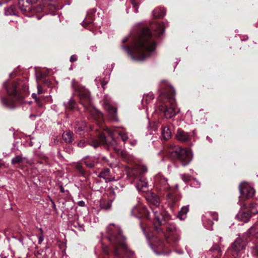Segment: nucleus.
<instances>
[{"label": "nucleus", "instance_id": "nucleus-1", "mask_svg": "<svg viewBox=\"0 0 258 258\" xmlns=\"http://www.w3.org/2000/svg\"><path fill=\"white\" fill-rule=\"evenodd\" d=\"M131 32L133 35H136L138 38L129 46L121 45V48L132 60L142 61L156 54L157 44L155 36L144 23L136 24Z\"/></svg>", "mask_w": 258, "mask_h": 258}, {"label": "nucleus", "instance_id": "nucleus-2", "mask_svg": "<svg viewBox=\"0 0 258 258\" xmlns=\"http://www.w3.org/2000/svg\"><path fill=\"white\" fill-rule=\"evenodd\" d=\"M175 94V89L170 85L162 90L158 98V109L168 119L175 116L179 112V109L176 106Z\"/></svg>", "mask_w": 258, "mask_h": 258}, {"label": "nucleus", "instance_id": "nucleus-3", "mask_svg": "<svg viewBox=\"0 0 258 258\" xmlns=\"http://www.w3.org/2000/svg\"><path fill=\"white\" fill-rule=\"evenodd\" d=\"M72 86L74 87V94L79 97L80 102L83 106L85 111L88 112L97 121H101L103 120V114L93 106L89 90L83 86L75 87L74 81Z\"/></svg>", "mask_w": 258, "mask_h": 258}, {"label": "nucleus", "instance_id": "nucleus-4", "mask_svg": "<svg viewBox=\"0 0 258 258\" xmlns=\"http://www.w3.org/2000/svg\"><path fill=\"white\" fill-rule=\"evenodd\" d=\"M258 235V225H253L244 234L243 239L238 237L232 243L228 250L231 258H241L243 250L248 241Z\"/></svg>", "mask_w": 258, "mask_h": 258}, {"label": "nucleus", "instance_id": "nucleus-5", "mask_svg": "<svg viewBox=\"0 0 258 258\" xmlns=\"http://www.w3.org/2000/svg\"><path fill=\"white\" fill-rule=\"evenodd\" d=\"M3 86L8 96L1 97V103L6 108H15L17 104L22 103L24 99L23 96L17 90V84L8 80L3 83Z\"/></svg>", "mask_w": 258, "mask_h": 258}, {"label": "nucleus", "instance_id": "nucleus-6", "mask_svg": "<svg viewBox=\"0 0 258 258\" xmlns=\"http://www.w3.org/2000/svg\"><path fill=\"white\" fill-rule=\"evenodd\" d=\"M106 233L107 239L112 245L114 255L120 256V249H126L125 237L122 235L120 227L113 223L110 224L106 228Z\"/></svg>", "mask_w": 258, "mask_h": 258}, {"label": "nucleus", "instance_id": "nucleus-7", "mask_svg": "<svg viewBox=\"0 0 258 258\" xmlns=\"http://www.w3.org/2000/svg\"><path fill=\"white\" fill-rule=\"evenodd\" d=\"M154 230L161 236L163 237L166 241L170 244L171 241L176 244L180 239L181 231L172 222H165L161 226H156Z\"/></svg>", "mask_w": 258, "mask_h": 258}, {"label": "nucleus", "instance_id": "nucleus-8", "mask_svg": "<svg viewBox=\"0 0 258 258\" xmlns=\"http://www.w3.org/2000/svg\"><path fill=\"white\" fill-rule=\"evenodd\" d=\"M168 154L170 157L178 159L183 166L188 165L192 159L190 149H182L178 146H174L169 149Z\"/></svg>", "mask_w": 258, "mask_h": 258}, {"label": "nucleus", "instance_id": "nucleus-9", "mask_svg": "<svg viewBox=\"0 0 258 258\" xmlns=\"http://www.w3.org/2000/svg\"><path fill=\"white\" fill-rule=\"evenodd\" d=\"M90 145L94 148L96 149L101 145L107 144L106 138L104 133H100L97 136H91L87 141L81 140L78 143L79 147H85L87 145Z\"/></svg>", "mask_w": 258, "mask_h": 258}, {"label": "nucleus", "instance_id": "nucleus-10", "mask_svg": "<svg viewBox=\"0 0 258 258\" xmlns=\"http://www.w3.org/2000/svg\"><path fill=\"white\" fill-rule=\"evenodd\" d=\"M74 211L75 210L74 209ZM74 217L73 218V214L69 213L68 214V219L70 223L75 227L77 228L79 231H84L85 223H88L90 218L88 216H84L82 218H80L76 212L74 213Z\"/></svg>", "mask_w": 258, "mask_h": 258}, {"label": "nucleus", "instance_id": "nucleus-11", "mask_svg": "<svg viewBox=\"0 0 258 258\" xmlns=\"http://www.w3.org/2000/svg\"><path fill=\"white\" fill-rule=\"evenodd\" d=\"M151 210L154 216V225L155 224L156 226H161L166 221V219L168 218V215L167 214L166 211L163 206L160 207H156L155 209Z\"/></svg>", "mask_w": 258, "mask_h": 258}, {"label": "nucleus", "instance_id": "nucleus-12", "mask_svg": "<svg viewBox=\"0 0 258 258\" xmlns=\"http://www.w3.org/2000/svg\"><path fill=\"white\" fill-rule=\"evenodd\" d=\"M105 131L114 142H115L114 139L117 135L124 144L126 143L128 139L127 133L125 131L123 128L114 127L109 128L106 127Z\"/></svg>", "mask_w": 258, "mask_h": 258}, {"label": "nucleus", "instance_id": "nucleus-13", "mask_svg": "<svg viewBox=\"0 0 258 258\" xmlns=\"http://www.w3.org/2000/svg\"><path fill=\"white\" fill-rule=\"evenodd\" d=\"M154 186L159 191H167L170 187L168 179L161 173L154 176Z\"/></svg>", "mask_w": 258, "mask_h": 258}, {"label": "nucleus", "instance_id": "nucleus-14", "mask_svg": "<svg viewBox=\"0 0 258 258\" xmlns=\"http://www.w3.org/2000/svg\"><path fill=\"white\" fill-rule=\"evenodd\" d=\"M101 103L104 109L108 113L111 119L116 120L117 119V109L111 105L110 97L108 95H105L103 99L101 101Z\"/></svg>", "mask_w": 258, "mask_h": 258}, {"label": "nucleus", "instance_id": "nucleus-15", "mask_svg": "<svg viewBox=\"0 0 258 258\" xmlns=\"http://www.w3.org/2000/svg\"><path fill=\"white\" fill-rule=\"evenodd\" d=\"M218 215L216 212H208L206 215L203 217L202 221L204 227L209 230H212L213 221H217Z\"/></svg>", "mask_w": 258, "mask_h": 258}, {"label": "nucleus", "instance_id": "nucleus-16", "mask_svg": "<svg viewBox=\"0 0 258 258\" xmlns=\"http://www.w3.org/2000/svg\"><path fill=\"white\" fill-rule=\"evenodd\" d=\"M131 214L138 218L144 217L149 219L151 218V213L146 207L142 206H135L131 210Z\"/></svg>", "mask_w": 258, "mask_h": 258}, {"label": "nucleus", "instance_id": "nucleus-17", "mask_svg": "<svg viewBox=\"0 0 258 258\" xmlns=\"http://www.w3.org/2000/svg\"><path fill=\"white\" fill-rule=\"evenodd\" d=\"M168 26V23L166 20L155 21L151 24V28L155 32V35L157 37L161 36Z\"/></svg>", "mask_w": 258, "mask_h": 258}, {"label": "nucleus", "instance_id": "nucleus-18", "mask_svg": "<svg viewBox=\"0 0 258 258\" xmlns=\"http://www.w3.org/2000/svg\"><path fill=\"white\" fill-rule=\"evenodd\" d=\"M239 190L241 196L247 199L252 198L255 192L254 188L245 182L239 184Z\"/></svg>", "mask_w": 258, "mask_h": 258}, {"label": "nucleus", "instance_id": "nucleus-19", "mask_svg": "<svg viewBox=\"0 0 258 258\" xmlns=\"http://www.w3.org/2000/svg\"><path fill=\"white\" fill-rule=\"evenodd\" d=\"M146 199L149 205L150 210L155 209V207H160L162 206L160 204V199L158 195L150 192L146 197Z\"/></svg>", "mask_w": 258, "mask_h": 258}, {"label": "nucleus", "instance_id": "nucleus-20", "mask_svg": "<svg viewBox=\"0 0 258 258\" xmlns=\"http://www.w3.org/2000/svg\"><path fill=\"white\" fill-rule=\"evenodd\" d=\"M144 168L141 166L128 167L126 169L127 177L132 180H134L140 177Z\"/></svg>", "mask_w": 258, "mask_h": 258}, {"label": "nucleus", "instance_id": "nucleus-21", "mask_svg": "<svg viewBox=\"0 0 258 258\" xmlns=\"http://www.w3.org/2000/svg\"><path fill=\"white\" fill-rule=\"evenodd\" d=\"M100 158L98 156H86L82 159V162L89 168H93L99 163Z\"/></svg>", "mask_w": 258, "mask_h": 258}, {"label": "nucleus", "instance_id": "nucleus-22", "mask_svg": "<svg viewBox=\"0 0 258 258\" xmlns=\"http://www.w3.org/2000/svg\"><path fill=\"white\" fill-rule=\"evenodd\" d=\"M251 217V215L248 212V210H245L243 208V205L241 207V210L236 215L237 219L244 223L249 221Z\"/></svg>", "mask_w": 258, "mask_h": 258}, {"label": "nucleus", "instance_id": "nucleus-23", "mask_svg": "<svg viewBox=\"0 0 258 258\" xmlns=\"http://www.w3.org/2000/svg\"><path fill=\"white\" fill-rule=\"evenodd\" d=\"M177 140L181 142H185L188 141L190 138V135L184 132L181 129H178L175 135Z\"/></svg>", "mask_w": 258, "mask_h": 258}, {"label": "nucleus", "instance_id": "nucleus-24", "mask_svg": "<svg viewBox=\"0 0 258 258\" xmlns=\"http://www.w3.org/2000/svg\"><path fill=\"white\" fill-rule=\"evenodd\" d=\"M63 106L66 111H72L77 108V103L75 99L73 97H71L68 101L63 102Z\"/></svg>", "mask_w": 258, "mask_h": 258}, {"label": "nucleus", "instance_id": "nucleus-25", "mask_svg": "<svg viewBox=\"0 0 258 258\" xmlns=\"http://www.w3.org/2000/svg\"><path fill=\"white\" fill-rule=\"evenodd\" d=\"M210 254L214 258H220L222 251L219 246L217 244L213 245L212 247L209 249Z\"/></svg>", "mask_w": 258, "mask_h": 258}, {"label": "nucleus", "instance_id": "nucleus-26", "mask_svg": "<svg viewBox=\"0 0 258 258\" xmlns=\"http://www.w3.org/2000/svg\"><path fill=\"white\" fill-rule=\"evenodd\" d=\"M97 176L99 178H103L105 180V182L111 181L112 180L111 176L110 175V170L108 168H104L98 173Z\"/></svg>", "mask_w": 258, "mask_h": 258}, {"label": "nucleus", "instance_id": "nucleus-27", "mask_svg": "<svg viewBox=\"0 0 258 258\" xmlns=\"http://www.w3.org/2000/svg\"><path fill=\"white\" fill-rule=\"evenodd\" d=\"M148 183L146 179L141 177L136 184L137 189L139 191H146L147 190Z\"/></svg>", "mask_w": 258, "mask_h": 258}, {"label": "nucleus", "instance_id": "nucleus-28", "mask_svg": "<svg viewBox=\"0 0 258 258\" xmlns=\"http://www.w3.org/2000/svg\"><path fill=\"white\" fill-rule=\"evenodd\" d=\"M243 208L245 210H248L251 216L258 213V204L257 203H251L249 206L244 204Z\"/></svg>", "mask_w": 258, "mask_h": 258}, {"label": "nucleus", "instance_id": "nucleus-29", "mask_svg": "<svg viewBox=\"0 0 258 258\" xmlns=\"http://www.w3.org/2000/svg\"><path fill=\"white\" fill-rule=\"evenodd\" d=\"M195 117L196 121L198 123L204 124L207 121V117H206L205 113L203 112V110L201 109L195 115Z\"/></svg>", "mask_w": 258, "mask_h": 258}, {"label": "nucleus", "instance_id": "nucleus-30", "mask_svg": "<svg viewBox=\"0 0 258 258\" xmlns=\"http://www.w3.org/2000/svg\"><path fill=\"white\" fill-rule=\"evenodd\" d=\"M165 14V10L163 8H157L153 11V16L154 18H163Z\"/></svg>", "mask_w": 258, "mask_h": 258}, {"label": "nucleus", "instance_id": "nucleus-31", "mask_svg": "<svg viewBox=\"0 0 258 258\" xmlns=\"http://www.w3.org/2000/svg\"><path fill=\"white\" fill-rule=\"evenodd\" d=\"M171 132L167 126L161 127V136L165 140H168L171 137Z\"/></svg>", "mask_w": 258, "mask_h": 258}, {"label": "nucleus", "instance_id": "nucleus-32", "mask_svg": "<svg viewBox=\"0 0 258 258\" xmlns=\"http://www.w3.org/2000/svg\"><path fill=\"white\" fill-rule=\"evenodd\" d=\"M189 211V206L182 207L179 211L177 218L180 220H184L186 218V214Z\"/></svg>", "mask_w": 258, "mask_h": 258}, {"label": "nucleus", "instance_id": "nucleus-33", "mask_svg": "<svg viewBox=\"0 0 258 258\" xmlns=\"http://www.w3.org/2000/svg\"><path fill=\"white\" fill-rule=\"evenodd\" d=\"M73 133L70 131H67L62 135V137L64 142L67 144H70L73 142Z\"/></svg>", "mask_w": 258, "mask_h": 258}, {"label": "nucleus", "instance_id": "nucleus-34", "mask_svg": "<svg viewBox=\"0 0 258 258\" xmlns=\"http://www.w3.org/2000/svg\"><path fill=\"white\" fill-rule=\"evenodd\" d=\"M102 160L105 163L109 165L111 168H115L117 166V161H114V160L112 158L108 159L106 157L103 156L102 157Z\"/></svg>", "mask_w": 258, "mask_h": 258}, {"label": "nucleus", "instance_id": "nucleus-35", "mask_svg": "<svg viewBox=\"0 0 258 258\" xmlns=\"http://www.w3.org/2000/svg\"><path fill=\"white\" fill-rule=\"evenodd\" d=\"M154 98L153 94L152 93H149L144 95L142 100V103L143 105L148 104L151 100Z\"/></svg>", "mask_w": 258, "mask_h": 258}, {"label": "nucleus", "instance_id": "nucleus-36", "mask_svg": "<svg viewBox=\"0 0 258 258\" xmlns=\"http://www.w3.org/2000/svg\"><path fill=\"white\" fill-rule=\"evenodd\" d=\"M93 16L92 15H90L89 13L88 14L87 16L84 19V20L83 21L82 25L84 26V27H86L87 25L92 23L93 22Z\"/></svg>", "mask_w": 258, "mask_h": 258}, {"label": "nucleus", "instance_id": "nucleus-37", "mask_svg": "<svg viewBox=\"0 0 258 258\" xmlns=\"http://www.w3.org/2000/svg\"><path fill=\"white\" fill-rule=\"evenodd\" d=\"M5 14L7 16H17L16 9L13 6H11L8 9H5Z\"/></svg>", "mask_w": 258, "mask_h": 258}, {"label": "nucleus", "instance_id": "nucleus-38", "mask_svg": "<svg viewBox=\"0 0 258 258\" xmlns=\"http://www.w3.org/2000/svg\"><path fill=\"white\" fill-rule=\"evenodd\" d=\"M76 169L79 173L80 175L85 176L86 175V171L83 166L80 163H77L75 166Z\"/></svg>", "mask_w": 258, "mask_h": 258}, {"label": "nucleus", "instance_id": "nucleus-39", "mask_svg": "<svg viewBox=\"0 0 258 258\" xmlns=\"http://www.w3.org/2000/svg\"><path fill=\"white\" fill-rule=\"evenodd\" d=\"M23 160V157L22 155H19L15 156L11 160V163L13 165H15L16 164H18L21 163Z\"/></svg>", "mask_w": 258, "mask_h": 258}, {"label": "nucleus", "instance_id": "nucleus-40", "mask_svg": "<svg viewBox=\"0 0 258 258\" xmlns=\"http://www.w3.org/2000/svg\"><path fill=\"white\" fill-rule=\"evenodd\" d=\"M85 127L86 125L85 123H83L81 125H77L75 127V131L77 134L81 135L84 131Z\"/></svg>", "mask_w": 258, "mask_h": 258}, {"label": "nucleus", "instance_id": "nucleus-41", "mask_svg": "<svg viewBox=\"0 0 258 258\" xmlns=\"http://www.w3.org/2000/svg\"><path fill=\"white\" fill-rule=\"evenodd\" d=\"M248 250L253 256L258 257V248L257 246L250 247Z\"/></svg>", "mask_w": 258, "mask_h": 258}, {"label": "nucleus", "instance_id": "nucleus-42", "mask_svg": "<svg viewBox=\"0 0 258 258\" xmlns=\"http://www.w3.org/2000/svg\"><path fill=\"white\" fill-rule=\"evenodd\" d=\"M113 200L110 201V202H108L106 203L101 205V209L105 210H108L110 209L112 206V202Z\"/></svg>", "mask_w": 258, "mask_h": 258}, {"label": "nucleus", "instance_id": "nucleus-43", "mask_svg": "<svg viewBox=\"0 0 258 258\" xmlns=\"http://www.w3.org/2000/svg\"><path fill=\"white\" fill-rule=\"evenodd\" d=\"M150 125L152 130L156 131L160 126V124L158 122H153Z\"/></svg>", "mask_w": 258, "mask_h": 258}, {"label": "nucleus", "instance_id": "nucleus-44", "mask_svg": "<svg viewBox=\"0 0 258 258\" xmlns=\"http://www.w3.org/2000/svg\"><path fill=\"white\" fill-rule=\"evenodd\" d=\"M133 5V8L134 9V12L137 13L138 10V5L136 0H130Z\"/></svg>", "mask_w": 258, "mask_h": 258}, {"label": "nucleus", "instance_id": "nucleus-45", "mask_svg": "<svg viewBox=\"0 0 258 258\" xmlns=\"http://www.w3.org/2000/svg\"><path fill=\"white\" fill-rule=\"evenodd\" d=\"M46 76V75L44 73L37 72L36 74V80L38 81V80L41 79L42 78H44Z\"/></svg>", "mask_w": 258, "mask_h": 258}, {"label": "nucleus", "instance_id": "nucleus-46", "mask_svg": "<svg viewBox=\"0 0 258 258\" xmlns=\"http://www.w3.org/2000/svg\"><path fill=\"white\" fill-rule=\"evenodd\" d=\"M181 178L184 182H188L190 179V176L186 174H181Z\"/></svg>", "mask_w": 258, "mask_h": 258}, {"label": "nucleus", "instance_id": "nucleus-47", "mask_svg": "<svg viewBox=\"0 0 258 258\" xmlns=\"http://www.w3.org/2000/svg\"><path fill=\"white\" fill-rule=\"evenodd\" d=\"M114 149L118 155H122L123 151L120 148H118L117 147H114Z\"/></svg>", "mask_w": 258, "mask_h": 258}, {"label": "nucleus", "instance_id": "nucleus-48", "mask_svg": "<svg viewBox=\"0 0 258 258\" xmlns=\"http://www.w3.org/2000/svg\"><path fill=\"white\" fill-rule=\"evenodd\" d=\"M107 83H108V79L101 80L100 84L103 89L105 88L104 86L107 84Z\"/></svg>", "mask_w": 258, "mask_h": 258}, {"label": "nucleus", "instance_id": "nucleus-49", "mask_svg": "<svg viewBox=\"0 0 258 258\" xmlns=\"http://www.w3.org/2000/svg\"><path fill=\"white\" fill-rule=\"evenodd\" d=\"M44 240V235L42 233L38 237V244H41Z\"/></svg>", "mask_w": 258, "mask_h": 258}, {"label": "nucleus", "instance_id": "nucleus-50", "mask_svg": "<svg viewBox=\"0 0 258 258\" xmlns=\"http://www.w3.org/2000/svg\"><path fill=\"white\" fill-rule=\"evenodd\" d=\"M21 11L25 14V12L27 11V10H29V8L27 9V7H25L23 5L20 6V7Z\"/></svg>", "mask_w": 258, "mask_h": 258}, {"label": "nucleus", "instance_id": "nucleus-51", "mask_svg": "<svg viewBox=\"0 0 258 258\" xmlns=\"http://www.w3.org/2000/svg\"><path fill=\"white\" fill-rule=\"evenodd\" d=\"M35 102H36L37 104L39 106V107H43V103L39 98L36 99L35 100Z\"/></svg>", "mask_w": 258, "mask_h": 258}, {"label": "nucleus", "instance_id": "nucleus-52", "mask_svg": "<svg viewBox=\"0 0 258 258\" xmlns=\"http://www.w3.org/2000/svg\"><path fill=\"white\" fill-rule=\"evenodd\" d=\"M77 56L76 55H72L70 57V61L71 62H74L77 61Z\"/></svg>", "mask_w": 258, "mask_h": 258}, {"label": "nucleus", "instance_id": "nucleus-53", "mask_svg": "<svg viewBox=\"0 0 258 258\" xmlns=\"http://www.w3.org/2000/svg\"><path fill=\"white\" fill-rule=\"evenodd\" d=\"M149 245L150 246V247L152 249H153V250L155 252V253L157 254V255H160V254H162L163 253H164V252H162V253H160V252H158L157 251H156L155 250V249H154V247H153V245L152 244H149Z\"/></svg>", "mask_w": 258, "mask_h": 258}, {"label": "nucleus", "instance_id": "nucleus-54", "mask_svg": "<svg viewBox=\"0 0 258 258\" xmlns=\"http://www.w3.org/2000/svg\"><path fill=\"white\" fill-rule=\"evenodd\" d=\"M185 249L186 250L187 253H188V255L190 258H192L193 255L191 253V250L190 249H188L187 247V246H185Z\"/></svg>", "mask_w": 258, "mask_h": 258}, {"label": "nucleus", "instance_id": "nucleus-55", "mask_svg": "<svg viewBox=\"0 0 258 258\" xmlns=\"http://www.w3.org/2000/svg\"><path fill=\"white\" fill-rule=\"evenodd\" d=\"M43 92L42 89L40 85H37V93L38 94H41Z\"/></svg>", "mask_w": 258, "mask_h": 258}, {"label": "nucleus", "instance_id": "nucleus-56", "mask_svg": "<svg viewBox=\"0 0 258 258\" xmlns=\"http://www.w3.org/2000/svg\"><path fill=\"white\" fill-rule=\"evenodd\" d=\"M78 205L80 207H84L85 206V203L83 201H80L78 202Z\"/></svg>", "mask_w": 258, "mask_h": 258}, {"label": "nucleus", "instance_id": "nucleus-57", "mask_svg": "<svg viewBox=\"0 0 258 258\" xmlns=\"http://www.w3.org/2000/svg\"><path fill=\"white\" fill-rule=\"evenodd\" d=\"M101 80L102 79L101 78H100L99 77L96 78V79L95 80V81L98 87H99V82L101 83Z\"/></svg>", "mask_w": 258, "mask_h": 258}, {"label": "nucleus", "instance_id": "nucleus-58", "mask_svg": "<svg viewBox=\"0 0 258 258\" xmlns=\"http://www.w3.org/2000/svg\"><path fill=\"white\" fill-rule=\"evenodd\" d=\"M167 198L169 200H173V196L172 194L170 192L168 193L167 195Z\"/></svg>", "mask_w": 258, "mask_h": 258}, {"label": "nucleus", "instance_id": "nucleus-59", "mask_svg": "<svg viewBox=\"0 0 258 258\" xmlns=\"http://www.w3.org/2000/svg\"><path fill=\"white\" fill-rule=\"evenodd\" d=\"M137 140H134V141H131V142H130V145H132V146H135V145L137 144Z\"/></svg>", "mask_w": 258, "mask_h": 258}, {"label": "nucleus", "instance_id": "nucleus-60", "mask_svg": "<svg viewBox=\"0 0 258 258\" xmlns=\"http://www.w3.org/2000/svg\"><path fill=\"white\" fill-rule=\"evenodd\" d=\"M175 252L179 254H182L183 253V251L182 250H176Z\"/></svg>", "mask_w": 258, "mask_h": 258}, {"label": "nucleus", "instance_id": "nucleus-61", "mask_svg": "<svg viewBox=\"0 0 258 258\" xmlns=\"http://www.w3.org/2000/svg\"><path fill=\"white\" fill-rule=\"evenodd\" d=\"M128 40V37H126L122 40V42L123 43H125Z\"/></svg>", "mask_w": 258, "mask_h": 258}, {"label": "nucleus", "instance_id": "nucleus-62", "mask_svg": "<svg viewBox=\"0 0 258 258\" xmlns=\"http://www.w3.org/2000/svg\"><path fill=\"white\" fill-rule=\"evenodd\" d=\"M56 107V105H52L51 106V108L52 109H53V110H54L56 112H57V110H56L55 108Z\"/></svg>", "mask_w": 258, "mask_h": 258}, {"label": "nucleus", "instance_id": "nucleus-63", "mask_svg": "<svg viewBox=\"0 0 258 258\" xmlns=\"http://www.w3.org/2000/svg\"><path fill=\"white\" fill-rule=\"evenodd\" d=\"M32 97L34 99H35V100H36V99H38V98H37V94H35V93H33V94H32Z\"/></svg>", "mask_w": 258, "mask_h": 258}, {"label": "nucleus", "instance_id": "nucleus-64", "mask_svg": "<svg viewBox=\"0 0 258 258\" xmlns=\"http://www.w3.org/2000/svg\"><path fill=\"white\" fill-rule=\"evenodd\" d=\"M207 140L209 141V143H212V139H211L209 137L207 136Z\"/></svg>", "mask_w": 258, "mask_h": 258}]
</instances>
